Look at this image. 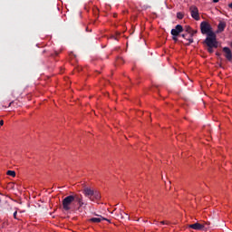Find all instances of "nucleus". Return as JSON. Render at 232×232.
<instances>
[{"label":"nucleus","instance_id":"26","mask_svg":"<svg viewBox=\"0 0 232 232\" xmlns=\"http://www.w3.org/2000/svg\"><path fill=\"white\" fill-rule=\"evenodd\" d=\"M216 55H217L218 57H220V53H216Z\"/></svg>","mask_w":232,"mask_h":232},{"label":"nucleus","instance_id":"25","mask_svg":"<svg viewBox=\"0 0 232 232\" xmlns=\"http://www.w3.org/2000/svg\"><path fill=\"white\" fill-rule=\"evenodd\" d=\"M111 39H113L114 41H117V37L116 36H111Z\"/></svg>","mask_w":232,"mask_h":232},{"label":"nucleus","instance_id":"6","mask_svg":"<svg viewBox=\"0 0 232 232\" xmlns=\"http://www.w3.org/2000/svg\"><path fill=\"white\" fill-rule=\"evenodd\" d=\"M182 32H184V27L180 24H177L175 28L171 30L170 34L174 35V37H179Z\"/></svg>","mask_w":232,"mask_h":232},{"label":"nucleus","instance_id":"16","mask_svg":"<svg viewBox=\"0 0 232 232\" xmlns=\"http://www.w3.org/2000/svg\"><path fill=\"white\" fill-rule=\"evenodd\" d=\"M193 29H191V27L190 26H186L185 27V32H187V34H191V31H192Z\"/></svg>","mask_w":232,"mask_h":232},{"label":"nucleus","instance_id":"8","mask_svg":"<svg viewBox=\"0 0 232 232\" xmlns=\"http://www.w3.org/2000/svg\"><path fill=\"white\" fill-rule=\"evenodd\" d=\"M188 227L190 229H195L196 231H202L203 229H208V227H206V225L200 224L198 222L188 225Z\"/></svg>","mask_w":232,"mask_h":232},{"label":"nucleus","instance_id":"29","mask_svg":"<svg viewBox=\"0 0 232 232\" xmlns=\"http://www.w3.org/2000/svg\"><path fill=\"white\" fill-rule=\"evenodd\" d=\"M205 226H209V223H205Z\"/></svg>","mask_w":232,"mask_h":232},{"label":"nucleus","instance_id":"7","mask_svg":"<svg viewBox=\"0 0 232 232\" xmlns=\"http://www.w3.org/2000/svg\"><path fill=\"white\" fill-rule=\"evenodd\" d=\"M93 189H92L91 188L85 187L82 190V193L84 195V197H86L87 198H89V200H92L93 202Z\"/></svg>","mask_w":232,"mask_h":232},{"label":"nucleus","instance_id":"21","mask_svg":"<svg viewBox=\"0 0 232 232\" xmlns=\"http://www.w3.org/2000/svg\"><path fill=\"white\" fill-rule=\"evenodd\" d=\"M160 224H162L163 226H168V224H169V221H161Z\"/></svg>","mask_w":232,"mask_h":232},{"label":"nucleus","instance_id":"1","mask_svg":"<svg viewBox=\"0 0 232 232\" xmlns=\"http://www.w3.org/2000/svg\"><path fill=\"white\" fill-rule=\"evenodd\" d=\"M73 202H75V194L65 197L62 201L63 211H70L72 208H75Z\"/></svg>","mask_w":232,"mask_h":232},{"label":"nucleus","instance_id":"22","mask_svg":"<svg viewBox=\"0 0 232 232\" xmlns=\"http://www.w3.org/2000/svg\"><path fill=\"white\" fill-rule=\"evenodd\" d=\"M172 39H173V41H175L176 43H177V41H179V38H177V36H175V35H172Z\"/></svg>","mask_w":232,"mask_h":232},{"label":"nucleus","instance_id":"24","mask_svg":"<svg viewBox=\"0 0 232 232\" xmlns=\"http://www.w3.org/2000/svg\"><path fill=\"white\" fill-rule=\"evenodd\" d=\"M5 124V121L3 120L0 121V126H3Z\"/></svg>","mask_w":232,"mask_h":232},{"label":"nucleus","instance_id":"18","mask_svg":"<svg viewBox=\"0 0 232 232\" xmlns=\"http://www.w3.org/2000/svg\"><path fill=\"white\" fill-rule=\"evenodd\" d=\"M126 217L128 218V214H126V212H121V218H126Z\"/></svg>","mask_w":232,"mask_h":232},{"label":"nucleus","instance_id":"20","mask_svg":"<svg viewBox=\"0 0 232 232\" xmlns=\"http://www.w3.org/2000/svg\"><path fill=\"white\" fill-rule=\"evenodd\" d=\"M213 48H214V47H208V53H213V52H214V51H213Z\"/></svg>","mask_w":232,"mask_h":232},{"label":"nucleus","instance_id":"4","mask_svg":"<svg viewBox=\"0 0 232 232\" xmlns=\"http://www.w3.org/2000/svg\"><path fill=\"white\" fill-rule=\"evenodd\" d=\"M75 202L78 204V211H81V209L86 208V206H88V203H85L82 199V195L81 194H75Z\"/></svg>","mask_w":232,"mask_h":232},{"label":"nucleus","instance_id":"27","mask_svg":"<svg viewBox=\"0 0 232 232\" xmlns=\"http://www.w3.org/2000/svg\"><path fill=\"white\" fill-rule=\"evenodd\" d=\"M220 0H213V3H218Z\"/></svg>","mask_w":232,"mask_h":232},{"label":"nucleus","instance_id":"17","mask_svg":"<svg viewBox=\"0 0 232 232\" xmlns=\"http://www.w3.org/2000/svg\"><path fill=\"white\" fill-rule=\"evenodd\" d=\"M178 19H184V14L182 13H177Z\"/></svg>","mask_w":232,"mask_h":232},{"label":"nucleus","instance_id":"13","mask_svg":"<svg viewBox=\"0 0 232 232\" xmlns=\"http://www.w3.org/2000/svg\"><path fill=\"white\" fill-rule=\"evenodd\" d=\"M197 34V30H192L191 33H189V38H188V43L186 44V46H189V44H193V35Z\"/></svg>","mask_w":232,"mask_h":232},{"label":"nucleus","instance_id":"10","mask_svg":"<svg viewBox=\"0 0 232 232\" xmlns=\"http://www.w3.org/2000/svg\"><path fill=\"white\" fill-rule=\"evenodd\" d=\"M0 207L2 209H5V211H12V206L8 204L6 199H0Z\"/></svg>","mask_w":232,"mask_h":232},{"label":"nucleus","instance_id":"2","mask_svg":"<svg viewBox=\"0 0 232 232\" xmlns=\"http://www.w3.org/2000/svg\"><path fill=\"white\" fill-rule=\"evenodd\" d=\"M204 43L208 48H218V42H217V34L215 33H210V35L207 36Z\"/></svg>","mask_w":232,"mask_h":232},{"label":"nucleus","instance_id":"23","mask_svg":"<svg viewBox=\"0 0 232 232\" xmlns=\"http://www.w3.org/2000/svg\"><path fill=\"white\" fill-rule=\"evenodd\" d=\"M13 215H14V218H17V210H15Z\"/></svg>","mask_w":232,"mask_h":232},{"label":"nucleus","instance_id":"5","mask_svg":"<svg viewBox=\"0 0 232 232\" xmlns=\"http://www.w3.org/2000/svg\"><path fill=\"white\" fill-rule=\"evenodd\" d=\"M190 14L192 19H195V21H200V14H198V7L195 5H191L189 7Z\"/></svg>","mask_w":232,"mask_h":232},{"label":"nucleus","instance_id":"15","mask_svg":"<svg viewBox=\"0 0 232 232\" xmlns=\"http://www.w3.org/2000/svg\"><path fill=\"white\" fill-rule=\"evenodd\" d=\"M6 175H9V177H15V171L7 170Z\"/></svg>","mask_w":232,"mask_h":232},{"label":"nucleus","instance_id":"3","mask_svg":"<svg viewBox=\"0 0 232 232\" xmlns=\"http://www.w3.org/2000/svg\"><path fill=\"white\" fill-rule=\"evenodd\" d=\"M200 30H201V34H203V35H211V34H215L212 30H211V25L204 21L200 24Z\"/></svg>","mask_w":232,"mask_h":232},{"label":"nucleus","instance_id":"19","mask_svg":"<svg viewBox=\"0 0 232 232\" xmlns=\"http://www.w3.org/2000/svg\"><path fill=\"white\" fill-rule=\"evenodd\" d=\"M181 37H183V39H186L188 41V39H189V37H188V34H181Z\"/></svg>","mask_w":232,"mask_h":232},{"label":"nucleus","instance_id":"9","mask_svg":"<svg viewBox=\"0 0 232 232\" xmlns=\"http://www.w3.org/2000/svg\"><path fill=\"white\" fill-rule=\"evenodd\" d=\"M96 217H99V218H92L89 219V222H92L94 224H99L102 222V220H106L107 222H110V219L103 218L102 216H99L96 214Z\"/></svg>","mask_w":232,"mask_h":232},{"label":"nucleus","instance_id":"28","mask_svg":"<svg viewBox=\"0 0 232 232\" xmlns=\"http://www.w3.org/2000/svg\"><path fill=\"white\" fill-rule=\"evenodd\" d=\"M12 104H14V102H11L8 106L10 107Z\"/></svg>","mask_w":232,"mask_h":232},{"label":"nucleus","instance_id":"12","mask_svg":"<svg viewBox=\"0 0 232 232\" xmlns=\"http://www.w3.org/2000/svg\"><path fill=\"white\" fill-rule=\"evenodd\" d=\"M226 22L219 21V24H218V34H221V32H224V30H226Z\"/></svg>","mask_w":232,"mask_h":232},{"label":"nucleus","instance_id":"14","mask_svg":"<svg viewBox=\"0 0 232 232\" xmlns=\"http://www.w3.org/2000/svg\"><path fill=\"white\" fill-rule=\"evenodd\" d=\"M92 198H93V202L94 200H101V192H99L98 190H93Z\"/></svg>","mask_w":232,"mask_h":232},{"label":"nucleus","instance_id":"11","mask_svg":"<svg viewBox=\"0 0 232 232\" xmlns=\"http://www.w3.org/2000/svg\"><path fill=\"white\" fill-rule=\"evenodd\" d=\"M223 52L225 53L226 59H227L228 61H232V52H231V49H229V47H224L223 48Z\"/></svg>","mask_w":232,"mask_h":232}]
</instances>
